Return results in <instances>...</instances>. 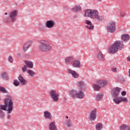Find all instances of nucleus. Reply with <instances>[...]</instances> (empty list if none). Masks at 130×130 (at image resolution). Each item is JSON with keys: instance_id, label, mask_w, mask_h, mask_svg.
Wrapping results in <instances>:
<instances>
[{"instance_id": "17", "label": "nucleus", "mask_w": 130, "mask_h": 130, "mask_svg": "<svg viewBox=\"0 0 130 130\" xmlns=\"http://www.w3.org/2000/svg\"><path fill=\"white\" fill-rule=\"evenodd\" d=\"M76 97L80 99H83L85 98V93L83 91L80 90L78 93H76Z\"/></svg>"}, {"instance_id": "10", "label": "nucleus", "mask_w": 130, "mask_h": 130, "mask_svg": "<svg viewBox=\"0 0 130 130\" xmlns=\"http://www.w3.org/2000/svg\"><path fill=\"white\" fill-rule=\"evenodd\" d=\"M114 102L115 104H119L121 102H128V100L125 97L121 96L118 97Z\"/></svg>"}, {"instance_id": "25", "label": "nucleus", "mask_w": 130, "mask_h": 130, "mask_svg": "<svg viewBox=\"0 0 130 130\" xmlns=\"http://www.w3.org/2000/svg\"><path fill=\"white\" fill-rule=\"evenodd\" d=\"M25 63L26 64V67H28L29 69H33V62L30 61H25Z\"/></svg>"}, {"instance_id": "36", "label": "nucleus", "mask_w": 130, "mask_h": 130, "mask_svg": "<svg viewBox=\"0 0 130 130\" xmlns=\"http://www.w3.org/2000/svg\"><path fill=\"white\" fill-rule=\"evenodd\" d=\"M14 86H19V85H20V82H19V81H18L17 80H15L14 81Z\"/></svg>"}, {"instance_id": "45", "label": "nucleus", "mask_w": 130, "mask_h": 130, "mask_svg": "<svg viewBox=\"0 0 130 130\" xmlns=\"http://www.w3.org/2000/svg\"><path fill=\"white\" fill-rule=\"evenodd\" d=\"M8 119H11V115H8Z\"/></svg>"}, {"instance_id": "2", "label": "nucleus", "mask_w": 130, "mask_h": 130, "mask_svg": "<svg viewBox=\"0 0 130 130\" xmlns=\"http://www.w3.org/2000/svg\"><path fill=\"white\" fill-rule=\"evenodd\" d=\"M38 48L41 52H48V51L51 50L52 47L48 41L41 40L40 41V44L38 46Z\"/></svg>"}, {"instance_id": "13", "label": "nucleus", "mask_w": 130, "mask_h": 130, "mask_svg": "<svg viewBox=\"0 0 130 130\" xmlns=\"http://www.w3.org/2000/svg\"><path fill=\"white\" fill-rule=\"evenodd\" d=\"M68 72L69 74L72 75L73 78H74V79H78L79 78V75L75 71L69 69L68 70Z\"/></svg>"}, {"instance_id": "7", "label": "nucleus", "mask_w": 130, "mask_h": 130, "mask_svg": "<svg viewBox=\"0 0 130 130\" xmlns=\"http://www.w3.org/2000/svg\"><path fill=\"white\" fill-rule=\"evenodd\" d=\"M115 22L114 21H111L109 22L107 27V31L109 33H114L115 32Z\"/></svg>"}, {"instance_id": "34", "label": "nucleus", "mask_w": 130, "mask_h": 130, "mask_svg": "<svg viewBox=\"0 0 130 130\" xmlns=\"http://www.w3.org/2000/svg\"><path fill=\"white\" fill-rule=\"evenodd\" d=\"M0 92L1 93H8V91L6 89V88L3 86L0 87Z\"/></svg>"}, {"instance_id": "27", "label": "nucleus", "mask_w": 130, "mask_h": 130, "mask_svg": "<svg viewBox=\"0 0 130 130\" xmlns=\"http://www.w3.org/2000/svg\"><path fill=\"white\" fill-rule=\"evenodd\" d=\"M1 78L4 80H7L8 78V73L7 72H2L0 75Z\"/></svg>"}, {"instance_id": "8", "label": "nucleus", "mask_w": 130, "mask_h": 130, "mask_svg": "<svg viewBox=\"0 0 130 130\" xmlns=\"http://www.w3.org/2000/svg\"><path fill=\"white\" fill-rule=\"evenodd\" d=\"M9 15L10 21L12 23H14L17 21L16 19V18H17L18 16V11L17 10L12 11L9 13Z\"/></svg>"}, {"instance_id": "49", "label": "nucleus", "mask_w": 130, "mask_h": 130, "mask_svg": "<svg viewBox=\"0 0 130 130\" xmlns=\"http://www.w3.org/2000/svg\"><path fill=\"white\" fill-rule=\"evenodd\" d=\"M5 15H8V13L6 12V13H5Z\"/></svg>"}, {"instance_id": "3", "label": "nucleus", "mask_w": 130, "mask_h": 130, "mask_svg": "<svg viewBox=\"0 0 130 130\" xmlns=\"http://www.w3.org/2000/svg\"><path fill=\"white\" fill-rule=\"evenodd\" d=\"M123 48V42L122 41H117L109 48V53H115L118 49Z\"/></svg>"}, {"instance_id": "32", "label": "nucleus", "mask_w": 130, "mask_h": 130, "mask_svg": "<svg viewBox=\"0 0 130 130\" xmlns=\"http://www.w3.org/2000/svg\"><path fill=\"white\" fill-rule=\"evenodd\" d=\"M28 74L29 75V76L31 78H33L34 76H35V72L31 70H28L27 71Z\"/></svg>"}, {"instance_id": "41", "label": "nucleus", "mask_w": 130, "mask_h": 130, "mask_svg": "<svg viewBox=\"0 0 130 130\" xmlns=\"http://www.w3.org/2000/svg\"><path fill=\"white\" fill-rule=\"evenodd\" d=\"M122 96H125L126 95V92L123 91L121 93Z\"/></svg>"}, {"instance_id": "1", "label": "nucleus", "mask_w": 130, "mask_h": 130, "mask_svg": "<svg viewBox=\"0 0 130 130\" xmlns=\"http://www.w3.org/2000/svg\"><path fill=\"white\" fill-rule=\"evenodd\" d=\"M5 105L1 106V110L7 111L8 113L11 114L13 112V106L14 102L12 101V96L10 94L6 95L4 100Z\"/></svg>"}, {"instance_id": "5", "label": "nucleus", "mask_w": 130, "mask_h": 130, "mask_svg": "<svg viewBox=\"0 0 130 130\" xmlns=\"http://www.w3.org/2000/svg\"><path fill=\"white\" fill-rule=\"evenodd\" d=\"M97 15H99V12L97 10L88 9L85 10L84 17H89L91 19H94Z\"/></svg>"}, {"instance_id": "9", "label": "nucleus", "mask_w": 130, "mask_h": 130, "mask_svg": "<svg viewBox=\"0 0 130 130\" xmlns=\"http://www.w3.org/2000/svg\"><path fill=\"white\" fill-rule=\"evenodd\" d=\"M50 96L54 101V102H58V98L59 97V94L58 93H56V90H52L50 92Z\"/></svg>"}, {"instance_id": "31", "label": "nucleus", "mask_w": 130, "mask_h": 130, "mask_svg": "<svg viewBox=\"0 0 130 130\" xmlns=\"http://www.w3.org/2000/svg\"><path fill=\"white\" fill-rule=\"evenodd\" d=\"M70 95L73 98H75L76 97V95H77V91H75V90H71Z\"/></svg>"}, {"instance_id": "37", "label": "nucleus", "mask_w": 130, "mask_h": 130, "mask_svg": "<svg viewBox=\"0 0 130 130\" xmlns=\"http://www.w3.org/2000/svg\"><path fill=\"white\" fill-rule=\"evenodd\" d=\"M8 60L9 62H11V63H12V62L14 61V59H13V57H12V56H10L8 57Z\"/></svg>"}, {"instance_id": "14", "label": "nucleus", "mask_w": 130, "mask_h": 130, "mask_svg": "<svg viewBox=\"0 0 130 130\" xmlns=\"http://www.w3.org/2000/svg\"><path fill=\"white\" fill-rule=\"evenodd\" d=\"M55 25V22H54V21H53L52 20H48L46 23V27H47V28H49V29H51V28H53Z\"/></svg>"}, {"instance_id": "44", "label": "nucleus", "mask_w": 130, "mask_h": 130, "mask_svg": "<svg viewBox=\"0 0 130 130\" xmlns=\"http://www.w3.org/2000/svg\"><path fill=\"white\" fill-rule=\"evenodd\" d=\"M127 61H130V56H128L127 58Z\"/></svg>"}, {"instance_id": "11", "label": "nucleus", "mask_w": 130, "mask_h": 130, "mask_svg": "<svg viewBox=\"0 0 130 130\" xmlns=\"http://www.w3.org/2000/svg\"><path fill=\"white\" fill-rule=\"evenodd\" d=\"M96 111L97 110L94 109L91 112L89 115V119H90V120H95V119H96V118L97 117Z\"/></svg>"}, {"instance_id": "18", "label": "nucleus", "mask_w": 130, "mask_h": 130, "mask_svg": "<svg viewBox=\"0 0 130 130\" xmlns=\"http://www.w3.org/2000/svg\"><path fill=\"white\" fill-rule=\"evenodd\" d=\"M77 85L79 87V90H84L85 88V82L84 81H78Z\"/></svg>"}, {"instance_id": "38", "label": "nucleus", "mask_w": 130, "mask_h": 130, "mask_svg": "<svg viewBox=\"0 0 130 130\" xmlns=\"http://www.w3.org/2000/svg\"><path fill=\"white\" fill-rule=\"evenodd\" d=\"M22 71L23 72V73H26V72H27V66H24L22 68Z\"/></svg>"}, {"instance_id": "16", "label": "nucleus", "mask_w": 130, "mask_h": 130, "mask_svg": "<svg viewBox=\"0 0 130 130\" xmlns=\"http://www.w3.org/2000/svg\"><path fill=\"white\" fill-rule=\"evenodd\" d=\"M32 43L33 42L32 41H29L26 43L23 47V51L25 52H26V51L28 50V49L29 48V47H30V46L32 45Z\"/></svg>"}, {"instance_id": "21", "label": "nucleus", "mask_w": 130, "mask_h": 130, "mask_svg": "<svg viewBox=\"0 0 130 130\" xmlns=\"http://www.w3.org/2000/svg\"><path fill=\"white\" fill-rule=\"evenodd\" d=\"M129 38V35L127 34H124L121 36V40H123V41H128Z\"/></svg>"}, {"instance_id": "6", "label": "nucleus", "mask_w": 130, "mask_h": 130, "mask_svg": "<svg viewBox=\"0 0 130 130\" xmlns=\"http://www.w3.org/2000/svg\"><path fill=\"white\" fill-rule=\"evenodd\" d=\"M121 90V88L118 87H114V88H113V89L112 90L111 94L113 98V101L117 99L118 96H119V94L120 93Z\"/></svg>"}, {"instance_id": "4", "label": "nucleus", "mask_w": 130, "mask_h": 130, "mask_svg": "<svg viewBox=\"0 0 130 130\" xmlns=\"http://www.w3.org/2000/svg\"><path fill=\"white\" fill-rule=\"evenodd\" d=\"M96 83L99 84H93V87L95 91H99L101 89V87H104L107 85V80H99L96 81Z\"/></svg>"}, {"instance_id": "42", "label": "nucleus", "mask_w": 130, "mask_h": 130, "mask_svg": "<svg viewBox=\"0 0 130 130\" xmlns=\"http://www.w3.org/2000/svg\"><path fill=\"white\" fill-rule=\"evenodd\" d=\"M126 15V14H125V13H123L122 14H121V17H125V16Z\"/></svg>"}, {"instance_id": "28", "label": "nucleus", "mask_w": 130, "mask_h": 130, "mask_svg": "<svg viewBox=\"0 0 130 130\" xmlns=\"http://www.w3.org/2000/svg\"><path fill=\"white\" fill-rule=\"evenodd\" d=\"M102 98H103V94L98 93L96 95V101H99L102 100Z\"/></svg>"}, {"instance_id": "33", "label": "nucleus", "mask_w": 130, "mask_h": 130, "mask_svg": "<svg viewBox=\"0 0 130 130\" xmlns=\"http://www.w3.org/2000/svg\"><path fill=\"white\" fill-rule=\"evenodd\" d=\"M93 19H95V20H96V21H103V17H102V16H99V14H98L95 18H93Z\"/></svg>"}, {"instance_id": "35", "label": "nucleus", "mask_w": 130, "mask_h": 130, "mask_svg": "<svg viewBox=\"0 0 130 130\" xmlns=\"http://www.w3.org/2000/svg\"><path fill=\"white\" fill-rule=\"evenodd\" d=\"M96 129L97 130L102 129V124L99 123L96 125Z\"/></svg>"}, {"instance_id": "22", "label": "nucleus", "mask_w": 130, "mask_h": 130, "mask_svg": "<svg viewBox=\"0 0 130 130\" xmlns=\"http://www.w3.org/2000/svg\"><path fill=\"white\" fill-rule=\"evenodd\" d=\"M120 130H130V126L127 124H123L120 126Z\"/></svg>"}, {"instance_id": "46", "label": "nucleus", "mask_w": 130, "mask_h": 130, "mask_svg": "<svg viewBox=\"0 0 130 130\" xmlns=\"http://www.w3.org/2000/svg\"><path fill=\"white\" fill-rule=\"evenodd\" d=\"M18 55L19 56H20H20H21V53H18Z\"/></svg>"}, {"instance_id": "40", "label": "nucleus", "mask_w": 130, "mask_h": 130, "mask_svg": "<svg viewBox=\"0 0 130 130\" xmlns=\"http://www.w3.org/2000/svg\"><path fill=\"white\" fill-rule=\"evenodd\" d=\"M112 72H113V73H117V70L116 68H112Z\"/></svg>"}, {"instance_id": "39", "label": "nucleus", "mask_w": 130, "mask_h": 130, "mask_svg": "<svg viewBox=\"0 0 130 130\" xmlns=\"http://www.w3.org/2000/svg\"><path fill=\"white\" fill-rule=\"evenodd\" d=\"M5 23H9L10 22V18L6 17L4 20Z\"/></svg>"}, {"instance_id": "29", "label": "nucleus", "mask_w": 130, "mask_h": 130, "mask_svg": "<svg viewBox=\"0 0 130 130\" xmlns=\"http://www.w3.org/2000/svg\"><path fill=\"white\" fill-rule=\"evenodd\" d=\"M72 119H69L66 121V124L68 127H71L73 125V124L72 123Z\"/></svg>"}, {"instance_id": "19", "label": "nucleus", "mask_w": 130, "mask_h": 130, "mask_svg": "<svg viewBox=\"0 0 130 130\" xmlns=\"http://www.w3.org/2000/svg\"><path fill=\"white\" fill-rule=\"evenodd\" d=\"M50 130H57V127L55 125V122H51L49 124Z\"/></svg>"}, {"instance_id": "12", "label": "nucleus", "mask_w": 130, "mask_h": 130, "mask_svg": "<svg viewBox=\"0 0 130 130\" xmlns=\"http://www.w3.org/2000/svg\"><path fill=\"white\" fill-rule=\"evenodd\" d=\"M85 27L89 30H93L94 29V25L92 24V22L91 21L86 20H85Z\"/></svg>"}, {"instance_id": "47", "label": "nucleus", "mask_w": 130, "mask_h": 130, "mask_svg": "<svg viewBox=\"0 0 130 130\" xmlns=\"http://www.w3.org/2000/svg\"><path fill=\"white\" fill-rule=\"evenodd\" d=\"M128 73H129V77H130V69H129V71H128Z\"/></svg>"}, {"instance_id": "43", "label": "nucleus", "mask_w": 130, "mask_h": 130, "mask_svg": "<svg viewBox=\"0 0 130 130\" xmlns=\"http://www.w3.org/2000/svg\"><path fill=\"white\" fill-rule=\"evenodd\" d=\"M5 113L4 111H2V110H0V116L1 114H4Z\"/></svg>"}, {"instance_id": "50", "label": "nucleus", "mask_w": 130, "mask_h": 130, "mask_svg": "<svg viewBox=\"0 0 130 130\" xmlns=\"http://www.w3.org/2000/svg\"><path fill=\"white\" fill-rule=\"evenodd\" d=\"M98 2H101V1H102V0H98Z\"/></svg>"}, {"instance_id": "20", "label": "nucleus", "mask_w": 130, "mask_h": 130, "mask_svg": "<svg viewBox=\"0 0 130 130\" xmlns=\"http://www.w3.org/2000/svg\"><path fill=\"white\" fill-rule=\"evenodd\" d=\"M73 66L74 68H81V62L79 60H75L73 61Z\"/></svg>"}, {"instance_id": "15", "label": "nucleus", "mask_w": 130, "mask_h": 130, "mask_svg": "<svg viewBox=\"0 0 130 130\" xmlns=\"http://www.w3.org/2000/svg\"><path fill=\"white\" fill-rule=\"evenodd\" d=\"M18 80L20 83H21V84H22L23 86H25V85L27 84L28 83V81L25 80V79H24V77H23L21 75H20L19 76Z\"/></svg>"}, {"instance_id": "26", "label": "nucleus", "mask_w": 130, "mask_h": 130, "mask_svg": "<svg viewBox=\"0 0 130 130\" xmlns=\"http://www.w3.org/2000/svg\"><path fill=\"white\" fill-rule=\"evenodd\" d=\"M98 58L100 59V60H105V58H104V56L103 54L101 52H99L98 54Z\"/></svg>"}, {"instance_id": "48", "label": "nucleus", "mask_w": 130, "mask_h": 130, "mask_svg": "<svg viewBox=\"0 0 130 130\" xmlns=\"http://www.w3.org/2000/svg\"><path fill=\"white\" fill-rule=\"evenodd\" d=\"M66 118L68 119V118H69V116H66Z\"/></svg>"}, {"instance_id": "24", "label": "nucleus", "mask_w": 130, "mask_h": 130, "mask_svg": "<svg viewBox=\"0 0 130 130\" xmlns=\"http://www.w3.org/2000/svg\"><path fill=\"white\" fill-rule=\"evenodd\" d=\"M72 11L73 12H79L82 10V8H81V6L80 5H77L73 8H72Z\"/></svg>"}, {"instance_id": "23", "label": "nucleus", "mask_w": 130, "mask_h": 130, "mask_svg": "<svg viewBox=\"0 0 130 130\" xmlns=\"http://www.w3.org/2000/svg\"><path fill=\"white\" fill-rule=\"evenodd\" d=\"M44 116L46 118L48 119H51V114L47 111H45L44 113Z\"/></svg>"}, {"instance_id": "30", "label": "nucleus", "mask_w": 130, "mask_h": 130, "mask_svg": "<svg viewBox=\"0 0 130 130\" xmlns=\"http://www.w3.org/2000/svg\"><path fill=\"white\" fill-rule=\"evenodd\" d=\"M73 58L72 56L68 57L65 59L66 63L68 64L70 62V61H73Z\"/></svg>"}]
</instances>
